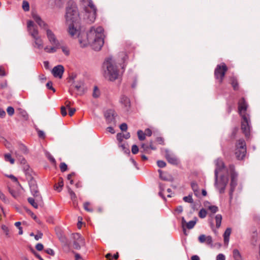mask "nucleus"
<instances>
[{
    "mask_svg": "<svg viewBox=\"0 0 260 260\" xmlns=\"http://www.w3.org/2000/svg\"><path fill=\"white\" fill-rule=\"evenodd\" d=\"M79 23L67 24L69 25L68 32L73 38L78 37L79 42L81 47H85L90 45L93 49L96 51L101 50L104 45V29L101 26H92L86 34L85 39L79 36V30L78 29Z\"/></svg>",
    "mask_w": 260,
    "mask_h": 260,
    "instance_id": "nucleus-1",
    "label": "nucleus"
},
{
    "mask_svg": "<svg viewBox=\"0 0 260 260\" xmlns=\"http://www.w3.org/2000/svg\"><path fill=\"white\" fill-rule=\"evenodd\" d=\"M32 17L41 29L45 31L47 38L52 45L51 46H45L44 48V51L48 53L56 52L57 49L60 47V43L54 32L50 29L49 25L43 21L37 14L32 13Z\"/></svg>",
    "mask_w": 260,
    "mask_h": 260,
    "instance_id": "nucleus-2",
    "label": "nucleus"
},
{
    "mask_svg": "<svg viewBox=\"0 0 260 260\" xmlns=\"http://www.w3.org/2000/svg\"><path fill=\"white\" fill-rule=\"evenodd\" d=\"M103 69L104 71V75L106 78L113 81L119 78L120 76L119 72L112 57L107 58L104 61Z\"/></svg>",
    "mask_w": 260,
    "mask_h": 260,
    "instance_id": "nucleus-3",
    "label": "nucleus"
},
{
    "mask_svg": "<svg viewBox=\"0 0 260 260\" xmlns=\"http://www.w3.org/2000/svg\"><path fill=\"white\" fill-rule=\"evenodd\" d=\"M67 24L79 23L80 17L76 4L73 2H69L66 8L65 15Z\"/></svg>",
    "mask_w": 260,
    "mask_h": 260,
    "instance_id": "nucleus-4",
    "label": "nucleus"
},
{
    "mask_svg": "<svg viewBox=\"0 0 260 260\" xmlns=\"http://www.w3.org/2000/svg\"><path fill=\"white\" fill-rule=\"evenodd\" d=\"M246 153V145L243 139H239L236 143L235 155L239 160L243 159Z\"/></svg>",
    "mask_w": 260,
    "mask_h": 260,
    "instance_id": "nucleus-5",
    "label": "nucleus"
},
{
    "mask_svg": "<svg viewBox=\"0 0 260 260\" xmlns=\"http://www.w3.org/2000/svg\"><path fill=\"white\" fill-rule=\"evenodd\" d=\"M241 129L246 137H248L251 129V121L249 115H243L241 116Z\"/></svg>",
    "mask_w": 260,
    "mask_h": 260,
    "instance_id": "nucleus-6",
    "label": "nucleus"
},
{
    "mask_svg": "<svg viewBox=\"0 0 260 260\" xmlns=\"http://www.w3.org/2000/svg\"><path fill=\"white\" fill-rule=\"evenodd\" d=\"M230 171L231 174V181L230 183L231 189L230 191V199L231 200L233 198V193L234 191L235 188L237 186V179L238 174L234 171V166L233 165L230 166Z\"/></svg>",
    "mask_w": 260,
    "mask_h": 260,
    "instance_id": "nucleus-7",
    "label": "nucleus"
},
{
    "mask_svg": "<svg viewBox=\"0 0 260 260\" xmlns=\"http://www.w3.org/2000/svg\"><path fill=\"white\" fill-rule=\"evenodd\" d=\"M228 68L224 63L217 65L214 71L216 79H219V82H221Z\"/></svg>",
    "mask_w": 260,
    "mask_h": 260,
    "instance_id": "nucleus-8",
    "label": "nucleus"
},
{
    "mask_svg": "<svg viewBox=\"0 0 260 260\" xmlns=\"http://www.w3.org/2000/svg\"><path fill=\"white\" fill-rule=\"evenodd\" d=\"M27 28L29 35L32 39L40 36L37 26L31 20H28L27 22Z\"/></svg>",
    "mask_w": 260,
    "mask_h": 260,
    "instance_id": "nucleus-9",
    "label": "nucleus"
},
{
    "mask_svg": "<svg viewBox=\"0 0 260 260\" xmlns=\"http://www.w3.org/2000/svg\"><path fill=\"white\" fill-rule=\"evenodd\" d=\"M228 182V178L227 176H221L219 181H218V179L217 180V184L215 178V185L219 189L220 193L224 192Z\"/></svg>",
    "mask_w": 260,
    "mask_h": 260,
    "instance_id": "nucleus-10",
    "label": "nucleus"
},
{
    "mask_svg": "<svg viewBox=\"0 0 260 260\" xmlns=\"http://www.w3.org/2000/svg\"><path fill=\"white\" fill-rule=\"evenodd\" d=\"M115 112L112 109H109L105 111L104 116L108 124L115 125L116 120L115 119Z\"/></svg>",
    "mask_w": 260,
    "mask_h": 260,
    "instance_id": "nucleus-11",
    "label": "nucleus"
},
{
    "mask_svg": "<svg viewBox=\"0 0 260 260\" xmlns=\"http://www.w3.org/2000/svg\"><path fill=\"white\" fill-rule=\"evenodd\" d=\"M248 104L244 98L240 99L238 102V112L241 116L249 115L246 113Z\"/></svg>",
    "mask_w": 260,
    "mask_h": 260,
    "instance_id": "nucleus-12",
    "label": "nucleus"
},
{
    "mask_svg": "<svg viewBox=\"0 0 260 260\" xmlns=\"http://www.w3.org/2000/svg\"><path fill=\"white\" fill-rule=\"evenodd\" d=\"M199 241L201 243H205L207 245L212 247L213 246L212 238L210 236H206L202 234L198 237Z\"/></svg>",
    "mask_w": 260,
    "mask_h": 260,
    "instance_id": "nucleus-13",
    "label": "nucleus"
},
{
    "mask_svg": "<svg viewBox=\"0 0 260 260\" xmlns=\"http://www.w3.org/2000/svg\"><path fill=\"white\" fill-rule=\"evenodd\" d=\"M216 169L215 170V178L216 179V183H217V180L218 177V173L220 172L222 169L224 168V165L222 160L220 158H217L215 161Z\"/></svg>",
    "mask_w": 260,
    "mask_h": 260,
    "instance_id": "nucleus-14",
    "label": "nucleus"
},
{
    "mask_svg": "<svg viewBox=\"0 0 260 260\" xmlns=\"http://www.w3.org/2000/svg\"><path fill=\"white\" fill-rule=\"evenodd\" d=\"M28 166H25L24 168V172L28 180L29 187L37 185L36 181L34 179L33 177L30 174V170L28 169Z\"/></svg>",
    "mask_w": 260,
    "mask_h": 260,
    "instance_id": "nucleus-15",
    "label": "nucleus"
},
{
    "mask_svg": "<svg viewBox=\"0 0 260 260\" xmlns=\"http://www.w3.org/2000/svg\"><path fill=\"white\" fill-rule=\"evenodd\" d=\"M64 72L63 67L61 65H58L54 67L52 70V73L55 77L61 78Z\"/></svg>",
    "mask_w": 260,
    "mask_h": 260,
    "instance_id": "nucleus-16",
    "label": "nucleus"
},
{
    "mask_svg": "<svg viewBox=\"0 0 260 260\" xmlns=\"http://www.w3.org/2000/svg\"><path fill=\"white\" fill-rule=\"evenodd\" d=\"M32 46L38 49L41 50L44 48V42L41 36L33 39Z\"/></svg>",
    "mask_w": 260,
    "mask_h": 260,
    "instance_id": "nucleus-17",
    "label": "nucleus"
},
{
    "mask_svg": "<svg viewBox=\"0 0 260 260\" xmlns=\"http://www.w3.org/2000/svg\"><path fill=\"white\" fill-rule=\"evenodd\" d=\"M165 157L169 163L173 165L177 164L178 160L176 157L168 150H166Z\"/></svg>",
    "mask_w": 260,
    "mask_h": 260,
    "instance_id": "nucleus-18",
    "label": "nucleus"
},
{
    "mask_svg": "<svg viewBox=\"0 0 260 260\" xmlns=\"http://www.w3.org/2000/svg\"><path fill=\"white\" fill-rule=\"evenodd\" d=\"M30 189L31 194L34 197V198H36L37 202H42V197L41 196L39 192L38 191L37 185L31 186L30 187Z\"/></svg>",
    "mask_w": 260,
    "mask_h": 260,
    "instance_id": "nucleus-19",
    "label": "nucleus"
},
{
    "mask_svg": "<svg viewBox=\"0 0 260 260\" xmlns=\"http://www.w3.org/2000/svg\"><path fill=\"white\" fill-rule=\"evenodd\" d=\"M87 15V19L90 23H92L94 21L96 18V8L91 9L89 11L88 9V12H86Z\"/></svg>",
    "mask_w": 260,
    "mask_h": 260,
    "instance_id": "nucleus-20",
    "label": "nucleus"
},
{
    "mask_svg": "<svg viewBox=\"0 0 260 260\" xmlns=\"http://www.w3.org/2000/svg\"><path fill=\"white\" fill-rule=\"evenodd\" d=\"M82 2L85 8V11L86 12H88L89 8L91 9L96 8L91 0H82Z\"/></svg>",
    "mask_w": 260,
    "mask_h": 260,
    "instance_id": "nucleus-21",
    "label": "nucleus"
},
{
    "mask_svg": "<svg viewBox=\"0 0 260 260\" xmlns=\"http://www.w3.org/2000/svg\"><path fill=\"white\" fill-rule=\"evenodd\" d=\"M120 101L121 104L124 106L125 110L128 111L131 106L129 99L127 97L123 95L120 98Z\"/></svg>",
    "mask_w": 260,
    "mask_h": 260,
    "instance_id": "nucleus-22",
    "label": "nucleus"
},
{
    "mask_svg": "<svg viewBox=\"0 0 260 260\" xmlns=\"http://www.w3.org/2000/svg\"><path fill=\"white\" fill-rule=\"evenodd\" d=\"M232 230L228 228L225 231L223 234L224 242L225 244H228L229 242L230 236L231 234Z\"/></svg>",
    "mask_w": 260,
    "mask_h": 260,
    "instance_id": "nucleus-23",
    "label": "nucleus"
},
{
    "mask_svg": "<svg viewBox=\"0 0 260 260\" xmlns=\"http://www.w3.org/2000/svg\"><path fill=\"white\" fill-rule=\"evenodd\" d=\"M28 203L33 206L35 208L37 209L38 208V203L41 202H37L36 198H28L27 199Z\"/></svg>",
    "mask_w": 260,
    "mask_h": 260,
    "instance_id": "nucleus-24",
    "label": "nucleus"
},
{
    "mask_svg": "<svg viewBox=\"0 0 260 260\" xmlns=\"http://www.w3.org/2000/svg\"><path fill=\"white\" fill-rule=\"evenodd\" d=\"M84 245V240H81L80 241H74L73 243V247L75 249H80L81 246Z\"/></svg>",
    "mask_w": 260,
    "mask_h": 260,
    "instance_id": "nucleus-25",
    "label": "nucleus"
},
{
    "mask_svg": "<svg viewBox=\"0 0 260 260\" xmlns=\"http://www.w3.org/2000/svg\"><path fill=\"white\" fill-rule=\"evenodd\" d=\"M83 82L82 81H80L79 82L75 84L74 85L75 88L76 89V90L80 92V93H81L83 91Z\"/></svg>",
    "mask_w": 260,
    "mask_h": 260,
    "instance_id": "nucleus-26",
    "label": "nucleus"
},
{
    "mask_svg": "<svg viewBox=\"0 0 260 260\" xmlns=\"http://www.w3.org/2000/svg\"><path fill=\"white\" fill-rule=\"evenodd\" d=\"M4 158L6 161H9L11 164H14L15 160L12 158L10 153H6L4 155Z\"/></svg>",
    "mask_w": 260,
    "mask_h": 260,
    "instance_id": "nucleus-27",
    "label": "nucleus"
},
{
    "mask_svg": "<svg viewBox=\"0 0 260 260\" xmlns=\"http://www.w3.org/2000/svg\"><path fill=\"white\" fill-rule=\"evenodd\" d=\"M197 221V217H194L193 220H190L189 222L186 223V228L188 229H192L195 224H196Z\"/></svg>",
    "mask_w": 260,
    "mask_h": 260,
    "instance_id": "nucleus-28",
    "label": "nucleus"
},
{
    "mask_svg": "<svg viewBox=\"0 0 260 260\" xmlns=\"http://www.w3.org/2000/svg\"><path fill=\"white\" fill-rule=\"evenodd\" d=\"M233 257L235 260H242L241 254L238 250L234 249L233 252Z\"/></svg>",
    "mask_w": 260,
    "mask_h": 260,
    "instance_id": "nucleus-29",
    "label": "nucleus"
},
{
    "mask_svg": "<svg viewBox=\"0 0 260 260\" xmlns=\"http://www.w3.org/2000/svg\"><path fill=\"white\" fill-rule=\"evenodd\" d=\"M216 226L217 228H219L221 223L222 216L220 214H217L215 216Z\"/></svg>",
    "mask_w": 260,
    "mask_h": 260,
    "instance_id": "nucleus-30",
    "label": "nucleus"
},
{
    "mask_svg": "<svg viewBox=\"0 0 260 260\" xmlns=\"http://www.w3.org/2000/svg\"><path fill=\"white\" fill-rule=\"evenodd\" d=\"M191 186L195 195L197 196L199 193V187L198 184L196 182H192L191 183Z\"/></svg>",
    "mask_w": 260,
    "mask_h": 260,
    "instance_id": "nucleus-31",
    "label": "nucleus"
},
{
    "mask_svg": "<svg viewBox=\"0 0 260 260\" xmlns=\"http://www.w3.org/2000/svg\"><path fill=\"white\" fill-rule=\"evenodd\" d=\"M19 149L20 152L23 154H26L28 152L26 147L22 144L19 145Z\"/></svg>",
    "mask_w": 260,
    "mask_h": 260,
    "instance_id": "nucleus-32",
    "label": "nucleus"
},
{
    "mask_svg": "<svg viewBox=\"0 0 260 260\" xmlns=\"http://www.w3.org/2000/svg\"><path fill=\"white\" fill-rule=\"evenodd\" d=\"M100 91L96 86L94 87L92 96L94 98H98L100 96Z\"/></svg>",
    "mask_w": 260,
    "mask_h": 260,
    "instance_id": "nucleus-33",
    "label": "nucleus"
},
{
    "mask_svg": "<svg viewBox=\"0 0 260 260\" xmlns=\"http://www.w3.org/2000/svg\"><path fill=\"white\" fill-rule=\"evenodd\" d=\"M138 138L140 141H143L145 139V134L142 130H139L137 132Z\"/></svg>",
    "mask_w": 260,
    "mask_h": 260,
    "instance_id": "nucleus-34",
    "label": "nucleus"
},
{
    "mask_svg": "<svg viewBox=\"0 0 260 260\" xmlns=\"http://www.w3.org/2000/svg\"><path fill=\"white\" fill-rule=\"evenodd\" d=\"M59 48H61L62 51L66 55H69L70 54V50L68 47L66 46H61L60 45V47Z\"/></svg>",
    "mask_w": 260,
    "mask_h": 260,
    "instance_id": "nucleus-35",
    "label": "nucleus"
},
{
    "mask_svg": "<svg viewBox=\"0 0 260 260\" xmlns=\"http://www.w3.org/2000/svg\"><path fill=\"white\" fill-rule=\"evenodd\" d=\"M22 9L25 12L28 11L29 10V3L26 1H23L22 3Z\"/></svg>",
    "mask_w": 260,
    "mask_h": 260,
    "instance_id": "nucleus-36",
    "label": "nucleus"
},
{
    "mask_svg": "<svg viewBox=\"0 0 260 260\" xmlns=\"http://www.w3.org/2000/svg\"><path fill=\"white\" fill-rule=\"evenodd\" d=\"M183 200L186 203H192L193 202L192 196L190 194L188 195V196L184 197Z\"/></svg>",
    "mask_w": 260,
    "mask_h": 260,
    "instance_id": "nucleus-37",
    "label": "nucleus"
},
{
    "mask_svg": "<svg viewBox=\"0 0 260 260\" xmlns=\"http://www.w3.org/2000/svg\"><path fill=\"white\" fill-rule=\"evenodd\" d=\"M206 215H207L206 210L204 208L201 209L200 210V211H199V216L201 218H204L206 216Z\"/></svg>",
    "mask_w": 260,
    "mask_h": 260,
    "instance_id": "nucleus-38",
    "label": "nucleus"
},
{
    "mask_svg": "<svg viewBox=\"0 0 260 260\" xmlns=\"http://www.w3.org/2000/svg\"><path fill=\"white\" fill-rule=\"evenodd\" d=\"M68 192L70 194V196L71 197V198L73 201H75L76 199V195L75 193V192L71 189V188H68Z\"/></svg>",
    "mask_w": 260,
    "mask_h": 260,
    "instance_id": "nucleus-39",
    "label": "nucleus"
},
{
    "mask_svg": "<svg viewBox=\"0 0 260 260\" xmlns=\"http://www.w3.org/2000/svg\"><path fill=\"white\" fill-rule=\"evenodd\" d=\"M208 209L211 211V213H215L216 212H217L218 210V207L216 206H213V205H211V206H209L208 207Z\"/></svg>",
    "mask_w": 260,
    "mask_h": 260,
    "instance_id": "nucleus-40",
    "label": "nucleus"
},
{
    "mask_svg": "<svg viewBox=\"0 0 260 260\" xmlns=\"http://www.w3.org/2000/svg\"><path fill=\"white\" fill-rule=\"evenodd\" d=\"M231 84H232L234 90L237 89L238 84L236 79L233 78L232 79Z\"/></svg>",
    "mask_w": 260,
    "mask_h": 260,
    "instance_id": "nucleus-41",
    "label": "nucleus"
},
{
    "mask_svg": "<svg viewBox=\"0 0 260 260\" xmlns=\"http://www.w3.org/2000/svg\"><path fill=\"white\" fill-rule=\"evenodd\" d=\"M73 238L75 241H80L81 240H84L81 235L78 233L73 234Z\"/></svg>",
    "mask_w": 260,
    "mask_h": 260,
    "instance_id": "nucleus-42",
    "label": "nucleus"
},
{
    "mask_svg": "<svg viewBox=\"0 0 260 260\" xmlns=\"http://www.w3.org/2000/svg\"><path fill=\"white\" fill-rule=\"evenodd\" d=\"M2 229L4 232V233H5L7 237H10L9 230L7 226H6L5 225H2Z\"/></svg>",
    "mask_w": 260,
    "mask_h": 260,
    "instance_id": "nucleus-43",
    "label": "nucleus"
},
{
    "mask_svg": "<svg viewBox=\"0 0 260 260\" xmlns=\"http://www.w3.org/2000/svg\"><path fill=\"white\" fill-rule=\"evenodd\" d=\"M68 166L65 162H61L60 164V169L62 172H65L67 170Z\"/></svg>",
    "mask_w": 260,
    "mask_h": 260,
    "instance_id": "nucleus-44",
    "label": "nucleus"
},
{
    "mask_svg": "<svg viewBox=\"0 0 260 260\" xmlns=\"http://www.w3.org/2000/svg\"><path fill=\"white\" fill-rule=\"evenodd\" d=\"M7 112L9 115L12 116L14 113V109L12 107H8L7 109Z\"/></svg>",
    "mask_w": 260,
    "mask_h": 260,
    "instance_id": "nucleus-45",
    "label": "nucleus"
},
{
    "mask_svg": "<svg viewBox=\"0 0 260 260\" xmlns=\"http://www.w3.org/2000/svg\"><path fill=\"white\" fill-rule=\"evenodd\" d=\"M14 153L16 155L17 157L19 158L21 164H24L25 163V159L23 157L21 158V156L17 151H14Z\"/></svg>",
    "mask_w": 260,
    "mask_h": 260,
    "instance_id": "nucleus-46",
    "label": "nucleus"
},
{
    "mask_svg": "<svg viewBox=\"0 0 260 260\" xmlns=\"http://www.w3.org/2000/svg\"><path fill=\"white\" fill-rule=\"evenodd\" d=\"M90 203L89 202H85L84 204V208L85 210L88 212H92L93 210L91 208L88 207Z\"/></svg>",
    "mask_w": 260,
    "mask_h": 260,
    "instance_id": "nucleus-47",
    "label": "nucleus"
},
{
    "mask_svg": "<svg viewBox=\"0 0 260 260\" xmlns=\"http://www.w3.org/2000/svg\"><path fill=\"white\" fill-rule=\"evenodd\" d=\"M139 151V148L137 145H133L132 147V152L133 154H136Z\"/></svg>",
    "mask_w": 260,
    "mask_h": 260,
    "instance_id": "nucleus-48",
    "label": "nucleus"
},
{
    "mask_svg": "<svg viewBox=\"0 0 260 260\" xmlns=\"http://www.w3.org/2000/svg\"><path fill=\"white\" fill-rule=\"evenodd\" d=\"M0 199L4 201L5 203L8 202V200L7 199V198L5 197L4 194L2 192V191L0 190Z\"/></svg>",
    "mask_w": 260,
    "mask_h": 260,
    "instance_id": "nucleus-49",
    "label": "nucleus"
},
{
    "mask_svg": "<svg viewBox=\"0 0 260 260\" xmlns=\"http://www.w3.org/2000/svg\"><path fill=\"white\" fill-rule=\"evenodd\" d=\"M157 166L159 168H164L166 166V163L163 160H158L157 161Z\"/></svg>",
    "mask_w": 260,
    "mask_h": 260,
    "instance_id": "nucleus-50",
    "label": "nucleus"
},
{
    "mask_svg": "<svg viewBox=\"0 0 260 260\" xmlns=\"http://www.w3.org/2000/svg\"><path fill=\"white\" fill-rule=\"evenodd\" d=\"M119 147H121L122 149L124 151L125 153H129V150L128 148H127L125 144H120L119 145Z\"/></svg>",
    "mask_w": 260,
    "mask_h": 260,
    "instance_id": "nucleus-51",
    "label": "nucleus"
},
{
    "mask_svg": "<svg viewBox=\"0 0 260 260\" xmlns=\"http://www.w3.org/2000/svg\"><path fill=\"white\" fill-rule=\"evenodd\" d=\"M52 82L51 81L48 82L46 84V86L49 89L53 90V92L55 91V89L52 87Z\"/></svg>",
    "mask_w": 260,
    "mask_h": 260,
    "instance_id": "nucleus-52",
    "label": "nucleus"
},
{
    "mask_svg": "<svg viewBox=\"0 0 260 260\" xmlns=\"http://www.w3.org/2000/svg\"><path fill=\"white\" fill-rule=\"evenodd\" d=\"M120 128L122 131H126L127 129V125L125 123H123L120 125Z\"/></svg>",
    "mask_w": 260,
    "mask_h": 260,
    "instance_id": "nucleus-53",
    "label": "nucleus"
},
{
    "mask_svg": "<svg viewBox=\"0 0 260 260\" xmlns=\"http://www.w3.org/2000/svg\"><path fill=\"white\" fill-rule=\"evenodd\" d=\"M124 134L121 133H118L117 134V139L120 142H121L123 139Z\"/></svg>",
    "mask_w": 260,
    "mask_h": 260,
    "instance_id": "nucleus-54",
    "label": "nucleus"
},
{
    "mask_svg": "<svg viewBox=\"0 0 260 260\" xmlns=\"http://www.w3.org/2000/svg\"><path fill=\"white\" fill-rule=\"evenodd\" d=\"M216 260H225V256L222 254H218L216 256Z\"/></svg>",
    "mask_w": 260,
    "mask_h": 260,
    "instance_id": "nucleus-55",
    "label": "nucleus"
},
{
    "mask_svg": "<svg viewBox=\"0 0 260 260\" xmlns=\"http://www.w3.org/2000/svg\"><path fill=\"white\" fill-rule=\"evenodd\" d=\"M9 192L11 193V194L15 198H16L18 194V193L14 190L13 189H9Z\"/></svg>",
    "mask_w": 260,
    "mask_h": 260,
    "instance_id": "nucleus-56",
    "label": "nucleus"
},
{
    "mask_svg": "<svg viewBox=\"0 0 260 260\" xmlns=\"http://www.w3.org/2000/svg\"><path fill=\"white\" fill-rule=\"evenodd\" d=\"M61 113L63 116H65L66 115H67V113L66 111V107L64 106H62L61 107Z\"/></svg>",
    "mask_w": 260,
    "mask_h": 260,
    "instance_id": "nucleus-57",
    "label": "nucleus"
},
{
    "mask_svg": "<svg viewBox=\"0 0 260 260\" xmlns=\"http://www.w3.org/2000/svg\"><path fill=\"white\" fill-rule=\"evenodd\" d=\"M43 245L41 243H38L36 245V248L38 250V251H41L42 250H43Z\"/></svg>",
    "mask_w": 260,
    "mask_h": 260,
    "instance_id": "nucleus-58",
    "label": "nucleus"
},
{
    "mask_svg": "<svg viewBox=\"0 0 260 260\" xmlns=\"http://www.w3.org/2000/svg\"><path fill=\"white\" fill-rule=\"evenodd\" d=\"M158 172L159 174V177L161 179H162V180H168V178L166 176H164L161 170H158Z\"/></svg>",
    "mask_w": 260,
    "mask_h": 260,
    "instance_id": "nucleus-59",
    "label": "nucleus"
},
{
    "mask_svg": "<svg viewBox=\"0 0 260 260\" xmlns=\"http://www.w3.org/2000/svg\"><path fill=\"white\" fill-rule=\"evenodd\" d=\"M63 185V182L62 181L58 182V187H56V189L59 192L61 191V188Z\"/></svg>",
    "mask_w": 260,
    "mask_h": 260,
    "instance_id": "nucleus-60",
    "label": "nucleus"
},
{
    "mask_svg": "<svg viewBox=\"0 0 260 260\" xmlns=\"http://www.w3.org/2000/svg\"><path fill=\"white\" fill-rule=\"evenodd\" d=\"M45 252L50 254V255H54V251L51 249V248H47L45 250Z\"/></svg>",
    "mask_w": 260,
    "mask_h": 260,
    "instance_id": "nucleus-61",
    "label": "nucleus"
},
{
    "mask_svg": "<svg viewBox=\"0 0 260 260\" xmlns=\"http://www.w3.org/2000/svg\"><path fill=\"white\" fill-rule=\"evenodd\" d=\"M145 136H151L152 135V131L150 128H147L145 131Z\"/></svg>",
    "mask_w": 260,
    "mask_h": 260,
    "instance_id": "nucleus-62",
    "label": "nucleus"
},
{
    "mask_svg": "<svg viewBox=\"0 0 260 260\" xmlns=\"http://www.w3.org/2000/svg\"><path fill=\"white\" fill-rule=\"evenodd\" d=\"M38 134L40 138H44L45 137V133L42 131H41V130L38 131Z\"/></svg>",
    "mask_w": 260,
    "mask_h": 260,
    "instance_id": "nucleus-63",
    "label": "nucleus"
},
{
    "mask_svg": "<svg viewBox=\"0 0 260 260\" xmlns=\"http://www.w3.org/2000/svg\"><path fill=\"white\" fill-rule=\"evenodd\" d=\"M69 115L70 116H72L74 114V113L75 112L76 109L75 108H69Z\"/></svg>",
    "mask_w": 260,
    "mask_h": 260,
    "instance_id": "nucleus-64",
    "label": "nucleus"
}]
</instances>
